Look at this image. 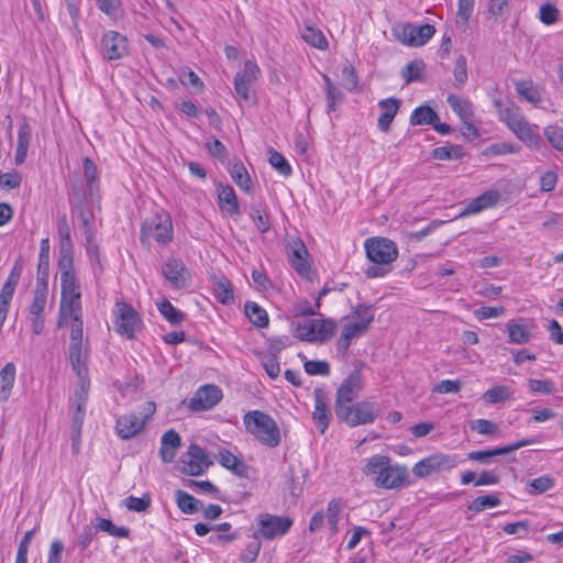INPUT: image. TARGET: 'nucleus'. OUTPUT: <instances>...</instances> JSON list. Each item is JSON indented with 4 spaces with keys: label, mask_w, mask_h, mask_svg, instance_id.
Wrapping results in <instances>:
<instances>
[{
    "label": "nucleus",
    "mask_w": 563,
    "mask_h": 563,
    "mask_svg": "<svg viewBox=\"0 0 563 563\" xmlns=\"http://www.w3.org/2000/svg\"><path fill=\"white\" fill-rule=\"evenodd\" d=\"M495 107L498 109L499 120L507 125L519 141L529 148H541L542 139L539 134V126L530 123L516 104L508 103L504 107L497 100Z\"/></svg>",
    "instance_id": "1"
},
{
    "label": "nucleus",
    "mask_w": 563,
    "mask_h": 563,
    "mask_svg": "<svg viewBox=\"0 0 563 563\" xmlns=\"http://www.w3.org/2000/svg\"><path fill=\"white\" fill-rule=\"evenodd\" d=\"M378 488L398 489L401 488L408 478L406 466L391 465V461L386 455L376 454L369 457L363 468Z\"/></svg>",
    "instance_id": "2"
},
{
    "label": "nucleus",
    "mask_w": 563,
    "mask_h": 563,
    "mask_svg": "<svg viewBox=\"0 0 563 563\" xmlns=\"http://www.w3.org/2000/svg\"><path fill=\"white\" fill-rule=\"evenodd\" d=\"M364 247L367 258L373 263L365 271L368 278L384 277L390 265L398 257L396 244L386 238H369L365 241Z\"/></svg>",
    "instance_id": "3"
},
{
    "label": "nucleus",
    "mask_w": 563,
    "mask_h": 563,
    "mask_svg": "<svg viewBox=\"0 0 563 563\" xmlns=\"http://www.w3.org/2000/svg\"><path fill=\"white\" fill-rule=\"evenodd\" d=\"M60 272L59 312L77 313L81 310V294L76 278L74 258L58 260Z\"/></svg>",
    "instance_id": "4"
},
{
    "label": "nucleus",
    "mask_w": 563,
    "mask_h": 563,
    "mask_svg": "<svg viewBox=\"0 0 563 563\" xmlns=\"http://www.w3.org/2000/svg\"><path fill=\"white\" fill-rule=\"evenodd\" d=\"M243 423L246 431L263 445L271 449L279 445V427L269 415L260 410L249 411L243 417Z\"/></svg>",
    "instance_id": "5"
},
{
    "label": "nucleus",
    "mask_w": 563,
    "mask_h": 563,
    "mask_svg": "<svg viewBox=\"0 0 563 563\" xmlns=\"http://www.w3.org/2000/svg\"><path fill=\"white\" fill-rule=\"evenodd\" d=\"M353 314L360 320L346 323L336 341V353L341 357H345L353 340L363 336L374 321L372 307L358 305L354 308Z\"/></svg>",
    "instance_id": "6"
},
{
    "label": "nucleus",
    "mask_w": 563,
    "mask_h": 563,
    "mask_svg": "<svg viewBox=\"0 0 563 563\" xmlns=\"http://www.w3.org/2000/svg\"><path fill=\"white\" fill-rule=\"evenodd\" d=\"M173 239V221L167 212H156L142 223L140 240L143 245H150L152 241L165 245L172 242Z\"/></svg>",
    "instance_id": "7"
},
{
    "label": "nucleus",
    "mask_w": 563,
    "mask_h": 563,
    "mask_svg": "<svg viewBox=\"0 0 563 563\" xmlns=\"http://www.w3.org/2000/svg\"><path fill=\"white\" fill-rule=\"evenodd\" d=\"M335 329L336 324L331 319H310L298 323L294 329V335L301 341L323 343L334 335Z\"/></svg>",
    "instance_id": "8"
},
{
    "label": "nucleus",
    "mask_w": 563,
    "mask_h": 563,
    "mask_svg": "<svg viewBox=\"0 0 563 563\" xmlns=\"http://www.w3.org/2000/svg\"><path fill=\"white\" fill-rule=\"evenodd\" d=\"M379 408L376 402L362 400L349 405L335 413L336 418L350 427L373 423L378 417Z\"/></svg>",
    "instance_id": "9"
},
{
    "label": "nucleus",
    "mask_w": 563,
    "mask_h": 563,
    "mask_svg": "<svg viewBox=\"0 0 563 563\" xmlns=\"http://www.w3.org/2000/svg\"><path fill=\"white\" fill-rule=\"evenodd\" d=\"M113 324L115 331L125 339H133L142 328V319L137 311L124 301H118L113 309Z\"/></svg>",
    "instance_id": "10"
},
{
    "label": "nucleus",
    "mask_w": 563,
    "mask_h": 563,
    "mask_svg": "<svg viewBox=\"0 0 563 563\" xmlns=\"http://www.w3.org/2000/svg\"><path fill=\"white\" fill-rule=\"evenodd\" d=\"M257 529L254 532L255 539L274 540L287 534L292 527V519L287 516L261 514L256 518Z\"/></svg>",
    "instance_id": "11"
},
{
    "label": "nucleus",
    "mask_w": 563,
    "mask_h": 563,
    "mask_svg": "<svg viewBox=\"0 0 563 563\" xmlns=\"http://www.w3.org/2000/svg\"><path fill=\"white\" fill-rule=\"evenodd\" d=\"M362 367L363 363H360V366L353 369L339 386L334 402L335 413L341 409L346 408L360 396V393L364 387V379L361 373Z\"/></svg>",
    "instance_id": "12"
},
{
    "label": "nucleus",
    "mask_w": 563,
    "mask_h": 563,
    "mask_svg": "<svg viewBox=\"0 0 563 563\" xmlns=\"http://www.w3.org/2000/svg\"><path fill=\"white\" fill-rule=\"evenodd\" d=\"M435 33V27L431 24L415 25L411 23L400 24L394 27L396 38L408 46H422Z\"/></svg>",
    "instance_id": "13"
},
{
    "label": "nucleus",
    "mask_w": 563,
    "mask_h": 563,
    "mask_svg": "<svg viewBox=\"0 0 563 563\" xmlns=\"http://www.w3.org/2000/svg\"><path fill=\"white\" fill-rule=\"evenodd\" d=\"M457 464L456 455L438 453L416 463L412 473L419 478L428 477L434 473L450 471Z\"/></svg>",
    "instance_id": "14"
},
{
    "label": "nucleus",
    "mask_w": 563,
    "mask_h": 563,
    "mask_svg": "<svg viewBox=\"0 0 563 563\" xmlns=\"http://www.w3.org/2000/svg\"><path fill=\"white\" fill-rule=\"evenodd\" d=\"M156 410V406L154 402H146V407L144 409V417L141 418L135 413H130L120 417L115 423V430L118 435L123 440H129L136 434H139L145 426L147 419H150Z\"/></svg>",
    "instance_id": "15"
},
{
    "label": "nucleus",
    "mask_w": 563,
    "mask_h": 563,
    "mask_svg": "<svg viewBox=\"0 0 563 563\" xmlns=\"http://www.w3.org/2000/svg\"><path fill=\"white\" fill-rule=\"evenodd\" d=\"M128 38L117 31H107L100 41V54L107 60H117L128 54Z\"/></svg>",
    "instance_id": "16"
},
{
    "label": "nucleus",
    "mask_w": 563,
    "mask_h": 563,
    "mask_svg": "<svg viewBox=\"0 0 563 563\" xmlns=\"http://www.w3.org/2000/svg\"><path fill=\"white\" fill-rule=\"evenodd\" d=\"M223 394L220 387L207 384L199 387L189 400V409L192 411H206L216 407L222 399Z\"/></svg>",
    "instance_id": "17"
},
{
    "label": "nucleus",
    "mask_w": 563,
    "mask_h": 563,
    "mask_svg": "<svg viewBox=\"0 0 563 563\" xmlns=\"http://www.w3.org/2000/svg\"><path fill=\"white\" fill-rule=\"evenodd\" d=\"M211 463L206 451L198 444H190L186 457L181 459V473L190 476L202 475Z\"/></svg>",
    "instance_id": "18"
},
{
    "label": "nucleus",
    "mask_w": 563,
    "mask_h": 563,
    "mask_svg": "<svg viewBox=\"0 0 563 563\" xmlns=\"http://www.w3.org/2000/svg\"><path fill=\"white\" fill-rule=\"evenodd\" d=\"M260 75V67L253 60H245L244 67L235 75L234 89L235 92L244 100H250V88L256 81Z\"/></svg>",
    "instance_id": "19"
},
{
    "label": "nucleus",
    "mask_w": 563,
    "mask_h": 563,
    "mask_svg": "<svg viewBox=\"0 0 563 563\" xmlns=\"http://www.w3.org/2000/svg\"><path fill=\"white\" fill-rule=\"evenodd\" d=\"M162 274L175 289L186 287L190 280V274L185 263L179 258H169L162 266Z\"/></svg>",
    "instance_id": "20"
},
{
    "label": "nucleus",
    "mask_w": 563,
    "mask_h": 563,
    "mask_svg": "<svg viewBox=\"0 0 563 563\" xmlns=\"http://www.w3.org/2000/svg\"><path fill=\"white\" fill-rule=\"evenodd\" d=\"M314 410L312 418L320 433L323 434L328 429L331 420V412L328 406L327 391L321 387H316L313 390Z\"/></svg>",
    "instance_id": "21"
},
{
    "label": "nucleus",
    "mask_w": 563,
    "mask_h": 563,
    "mask_svg": "<svg viewBox=\"0 0 563 563\" xmlns=\"http://www.w3.org/2000/svg\"><path fill=\"white\" fill-rule=\"evenodd\" d=\"M57 233L59 238V257L58 260L74 258V244L71 241V228L66 214L57 219Z\"/></svg>",
    "instance_id": "22"
},
{
    "label": "nucleus",
    "mask_w": 563,
    "mask_h": 563,
    "mask_svg": "<svg viewBox=\"0 0 563 563\" xmlns=\"http://www.w3.org/2000/svg\"><path fill=\"white\" fill-rule=\"evenodd\" d=\"M308 257L309 253L302 241H294L291 251L289 253V261L291 262L296 272L303 277L308 276L310 273V264Z\"/></svg>",
    "instance_id": "23"
},
{
    "label": "nucleus",
    "mask_w": 563,
    "mask_h": 563,
    "mask_svg": "<svg viewBox=\"0 0 563 563\" xmlns=\"http://www.w3.org/2000/svg\"><path fill=\"white\" fill-rule=\"evenodd\" d=\"M181 446V439L175 430L166 431L161 439L159 455L165 463H170L175 456L176 451Z\"/></svg>",
    "instance_id": "24"
},
{
    "label": "nucleus",
    "mask_w": 563,
    "mask_h": 563,
    "mask_svg": "<svg viewBox=\"0 0 563 563\" xmlns=\"http://www.w3.org/2000/svg\"><path fill=\"white\" fill-rule=\"evenodd\" d=\"M81 310H78L77 313L73 312H58V322L57 325L59 328L69 325L70 327V342H82V320H81Z\"/></svg>",
    "instance_id": "25"
},
{
    "label": "nucleus",
    "mask_w": 563,
    "mask_h": 563,
    "mask_svg": "<svg viewBox=\"0 0 563 563\" xmlns=\"http://www.w3.org/2000/svg\"><path fill=\"white\" fill-rule=\"evenodd\" d=\"M378 106L382 109V113L378 118V128L382 132L386 133L389 131L390 124L399 110L400 100L387 98L380 100Z\"/></svg>",
    "instance_id": "26"
},
{
    "label": "nucleus",
    "mask_w": 563,
    "mask_h": 563,
    "mask_svg": "<svg viewBox=\"0 0 563 563\" xmlns=\"http://www.w3.org/2000/svg\"><path fill=\"white\" fill-rule=\"evenodd\" d=\"M499 194L495 190H488L481 196L473 199L467 203L461 216H468L478 213L487 208L495 206L498 202Z\"/></svg>",
    "instance_id": "27"
},
{
    "label": "nucleus",
    "mask_w": 563,
    "mask_h": 563,
    "mask_svg": "<svg viewBox=\"0 0 563 563\" xmlns=\"http://www.w3.org/2000/svg\"><path fill=\"white\" fill-rule=\"evenodd\" d=\"M217 191L220 209L231 216L239 214L240 206L234 189L229 185H219Z\"/></svg>",
    "instance_id": "28"
},
{
    "label": "nucleus",
    "mask_w": 563,
    "mask_h": 563,
    "mask_svg": "<svg viewBox=\"0 0 563 563\" xmlns=\"http://www.w3.org/2000/svg\"><path fill=\"white\" fill-rule=\"evenodd\" d=\"M16 376V367L10 362L0 371V401L5 402L11 396Z\"/></svg>",
    "instance_id": "29"
},
{
    "label": "nucleus",
    "mask_w": 563,
    "mask_h": 563,
    "mask_svg": "<svg viewBox=\"0 0 563 563\" xmlns=\"http://www.w3.org/2000/svg\"><path fill=\"white\" fill-rule=\"evenodd\" d=\"M69 360L73 369L76 372L80 379H84L88 373L85 365L82 342H70L69 344Z\"/></svg>",
    "instance_id": "30"
},
{
    "label": "nucleus",
    "mask_w": 563,
    "mask_h": 563,
    "mask_svg": "<svg viewBox=\"0 0 563 563\" xmlns=\"http://www.w3.org/2000/svg\"><path fill=\"white\" fill-rule=\"evenodd\" d=\"M324 81V92L327 98V111L333 112L343 102L344 95L341 90L331 81L330 77L325 74L322 75Z\"/></svg>",
    "instance_id": "31"
},
{
    "label": "nucleus",
    "mask_w": 563,
    "mask_h": 563,
    "mask_svg": "<svg viewBox=\"0 0 563 563\" xmlns=\"http://www.w3.org/2000/svg\"><path fill=\"white\" fill-rule=\"evenodd\" d=\"M49 272V240L45 238L40 243L37 265V284L47 283Z\"/></svg>",
    "instance_id": "32"
},
{
    "label": "nucleus",
    "mask_w": 563,
    "mask_h": 563,
    "mask_svg": "<svg viewBox=\"0 0 563 563\" xmlns=\"http://www.w3.org/2000/svg\"><path fill=\"white\" fill-rule=\"evenodd\" d=\"M229 173L233 179V181L244 191H250L252 187V181L250 175L240 161L231 162L229 165Z\"/></svg>",
    "instance_id": "33"
},
{
    "label": "nucleus",
    "mask_w": 563,
    "mask_h": 563,
    "mask_svg": "<svg viewBox=\"0 0 563 563\" xmlns=\"http://www.w3.org/2000/svg\"><path fill=\"white\" fill-rule=\"evenodd\" d=\"M31 141V128L27 123H23L18 130V144L15 152V163L22 164L24 163L27 148Z\"/></svg>",
    "instance_id": "34"
},
{
    "label": "nucleus",
    "mask_w": 563,
    "mask_h": 563,
    "mask_svg": "<svg viewBox=\"0 0 563 563\" xmlns=\"http://www.w3.org/2000/svg\"><path fill=\"white\" fill-rule=\"evenodd\" d=\"M244 311L249 320L258 328L268 325V314L264 308L253 301H247L244 306Z\"/></svg>",
    "instance_id": "35"
},
{
    "label": "nucleus",
    "mask_w": 563,
    "mask_h": 563,
    "mask_svg": "<svg viewBox=\"0 0 563 563\" xmlns=\"http://www.w3.org/2000/svg\"><path fill=\"white\" fill-rule=\"evenodd\" d=\"M218 462L221 466L240 476L244 475L246 471L245 464L228 450H221L219 452Z\"/></svg>",
    "instance_id": "36"
},
{
    "label": "nucleus",
    "mask_w": 563,
    "mask_h": 563,
    "mask_svg": "<svg viewBox=\"0 0 563 563\" xmlns=\"http://www.w3.org/2000/svg\"><path fill=\"white\" fill-rule=\"evenodd\" d=\"M344 508L342 499H332L328 503L327 512L324 514L327 522L330 527L331 534H335L339 531L340 515Z\"/></svg>",
    "instance_id": "37"
},
{
    "label": "nucleus",
    "mask_w": 563,
    "mask_h": 563,
    "mask_svg": "<svg viewBox=\"0 0 563 563\" xmlns=\"http://www.w3.org/2000/svg\"><path fill=\"white\" fill-rule=\"evenodd\" d=\"M435 121H439V115L429 106H420L416 108L410 115V123L412 125H432Z\"/></svg>",
    "instance_id": "38"
},
{
    "label": "nucleus",
    "mask_w": 563,
    "mask_h": 563,
    "mask_svg": "<svg viewBox=\"0 0 563 563\" xmlns=\"http://www.w3.org/2000/svg\"><path fill=\"white\" fill-rule=\"evenodd\" d=\"M508 330V342L511 344H526L528 343L532 334L526 325L509 321L507 323Z\"/></svg>",
    "instance_id": "39"
},
{
    "label": "nucleus",
    "mask_w": 563,
    "mask_h": 563,
    "mask_svg": "<svg viewBox=\"0 0 563 563\" xmlns=\"http://www.w3.org/2000/svg\"><path fill=\"white\" fill-rule=\"evenodd\" d=\"M448 103L462 121L473 119V107L468 100L462 99L455 95H450L448 97Z\"/></svg>",
    "instance_id": "40"
},
{
    "label": "nucleus",
    "mask_w": 563,
    "mask_h": 563,
    "mask_svg": "<svg viewBox=\"0 0 563 563\" xmlns=\"http://www.w3.org/2000/svg\"><path fill=\"white\" fill-rule=\"evenodd\" d=\"M176 504L184 514H195L200 510L202 503L184 490L175 493Z\"/></svg>",
    "instance_id": "41"
},
{
    "label": "nucleus",
    "mask_w": 563,
    "mask_h": 563,
    "mask_svg": "<svg viewBox=\"0 0 563 563\" xmlns=\"http://www.w3.org/2000/svg\"><path fill=\"white\" fill-rule=\"evenodd\" d=\"M213 292L217 300L223 305H231L234 302L232 284L225 277H222L214 283Z\"/></svg>",
    "instance_id": "42"
},
{
    "label": "nucleus",
    "mask_w": 563,
    "mask_h": 563,
    "mask_svg": "<svg viewBox=\"0 0 563 563\" xmlns=\"http://www.w3.org/2000/svg\"><path fill=\"white\" fill-rule=\"evenodd\" d=\"M47 299V283L37 284L34 290L33 301L30 306L32 316H43V311Z\"/></svg>",
    "instance_id": "43"
},
{
    "label": "nucleus",
    "mask_w": 563,
    "mask_h": 563,
    "mask_svg": "<svg viewBox=\"0 0 563 563\" xmlns=\"http://www.w3.org/2000/svg\"><path fill=\"white\" fill-rule=\"evenodd\" d=\"M87 405V393L81 389L80 393H76L75 410L71 415V428H82V423L86 416Z\"/></svg>",
    "instance_id": "44"
},
{
    "label": "nucleus",
    "mask_w": 563,
    "mask_h": 563,
    "mask_svg": "<svg viewBox=\"0 0 563 563\" xmlns=\"http://www.w3.org/2000/svg\"><path fill=\"white\" fill-rule=\"evenodd\" d=\"M84 177L90 196L98 191V169L89 157L84 159Z\"/></svg>",
    "instance_id": "45"
},
{
    "label": "nucleus",
    "mask_w": 563,
    "mask_h": 563,
    "mask_svg": "<svg viewBox=\"0 0 563 563\" xmlns=\"http://www.w3.org/2000/svg\"><path fill=\"white\" fill-rule=\"evenodd\" d=\"M464 148L461 145H445L433 148L432 157L439 161L460 159L464 156Z\"/></svg>",
    "instance_id": "46"
},
{
    "label": "nucleus",
    "mask_w": 563,
    "mask_h": 563,
    "mask_svg": "<svg viewBox=\"0 0 563 563\" xmlns=\"http://www.w3.org/2000/svg\"><path fill=\"white\" fill-rule=\"evenodd\" d=\"M543 135L549 144L558 152L563 153V128L558 124H549L543 129Z\"/></svg>",
    "instance_id": "47"
},
{
    "label": "nucleus",
    "mask_w": 563,
    "mask_h": 563,
    "mask_svg": "<svg viewBox=\"0 0 563 563\" xmlns=\"http://www.w3.org/2000/svg\"><path fill=\"white\" fill-rule=\"evenodd\" d=\"M516 91L528 102L534 106H538L542 101L540 92L533 87V84L530 80H522L517 82Z\"/></svg>",
    "instance_id": "48"
},
{
    "label": "nucleus",
    "mask_w": 563,
    "mask_h": 563,
    "mask_svg": "<svg viewBox=\"0 0 563 563\" xmlns=\"http://www.w3.org/2000/svg\"><path fill=\"white\" fill-rule=\"evenodd\" d=\"M512 394L514 391L508 386L498 385L486 390L483 395V399L487 404L494 405L509 399Z\"/></svg>",
    "instance_id": "49"
},
{
    "label": "nucleus",
    "mask_w": 563,
    "mask_h": 563,
    "mask_svg": "<svg viewBox=\"0 0 563 563\" xmlns=\"http://www.w3.org/2000/svg\"><path fill=\"white\" fill-rule=\"evenodd\" d=\"M158 310L161 314L170 323V324H179L184 319L185 314L176 307H174L169 300L164 299L158 303Z\"/></svg>",
    "instance_id": "50"
},
{
    "label": "nucleus",
    "mask_w": 563,
    "mask_h": 563,
    "mask_svg": "<svg viewBox=\"0 0 563 563\" xmlns=\"http://www.w3.org/2000/svg\"><path fill=\"white\" fill-rule=\"evenodd\" d=\"M303 41L319 49H325L328 47V41L323 33L312 26H306L302 33Z\"/></svg>",
    "instance_id": "51"
},
{
    "label": "nucleus",
    "mask_w": 563,
    "mask_h": 563,
    "mask_svg": "<svg viewBox=\"0 0 563 563\" xmlns=\"http://www.w3.org/2000/svg\"><path fill=\"white\" fill-rule=\"evenodd\" d=\"M501 504V500L496 495H485L476 497L468 506L473 512H482L487 508H494Z\"/></svg>",
    "instance_id": "52"
},
{
    "label": "nucleus",
    "mask_w": 563,
    "mask_h": 563,
    "mask_svg": "<svg viewBox=\"0 0 563 563\" xmlns=\"http://www.w3.org/2000/svg\"><path fill=\"white\" fill-rule=\"evenodd\" d=\"M521 147L515 143L497 142L485 148L484 155L499 156L510 153H519Z\"/></svg>",
    "instance_id": "53"
},
{
    "label": "nucleus",
    "mask_w": 563,
    "mask_h": 563,
    "mask_svg": "<svg viewBox=\"0 0 563 563\" xmlns=\"http://www.w3.org/2000/svg\"><path fill=\"white\" fill-rule=\"evenodd\" d=\"M98 523L96 526L97 530L104 531L112 537L117 538H128L130 534V530L125 527H117L111 520L104 518H98Z\"/></svg>",
    "instance_id": "54"
},
{
    "label": "nucleus",
    "mask_w": 563,
    "mask_h": 563,
    "mask_svg": "<svg viewBox=\"0 0 563 563\" xmlns=\"http://www.w3.org/2000/svg\"><path fill=\"white\" fill-rule=\"evenodd\" d=\"M269 164L283 176L288 177L291 175L292 169L287 159L277 151L269 150Z\"/></svg>",
    "instance_id": "55"
},
{
    "label": "nucleus",
    "mask_w": 563,
    "mask_h": 563,
    "mask_svg": "<svg viewBox=\"0 0 563 563\" xmlns=\"http://www.w3.org/2000/svg\"><path fill=\"white\" fill-rule=\"evenodd\" d=\"M424 69L422 60H412L408 63L401 71V76L407 84L420 80L421 73Z\"/></svg>",
    "instance_id": "56"
},
{
    "label": "nucleus",
    "mask_w": 563,
    "mask_h": 563,
    "mask_svg": "<svg viewBox=\"0 0 563 563\" xmlns=\"http://www.w3.org/2000/svg\"><path fill=\"white\" fill-rule=\"evenodd\" d=\"M528 388L533 394L552 395L556 391V385L550 379H529Z\"/></svg>",
    "instance_id": "57"
},
{
    "label": "nucleus",
    "mask_w": 563,
    "mask_h": 563,
    "mask_svg": "<svg viewBox=\"0 0 563 563\" xmlns=\"http://www.w3.org/2000/svg\"><path fill=\"white\" fill-rule=\"evenodd\" d=\"M453 75L454 86L462 88L467 81V63L465 56L461 55L456 58Z\"/></svg>",
    "instance_id": "58"
},
{
    "label": "nucleus",
    "mask_w": 563,
    "mask_h": 563,
    "mask_svg": "<svg viewBox=\"0 0 563 563\" xmlns=\"http://www.w3.org/2000/svg\"><path fill=\"white\" fill-rule=\"evenodd\" d=\"M498 455H505V451L503 446L495 448L492 450H485V451H472L468 453V459L472 461H477L483 464H489L492 457L498 456Z\"/></svg>",
    "instance_id": "59"
},
{
    "label": "nucleus",
    "mask_w": 563,
    "mask_h": 563,
    "mask_svg": "<svg viewBox=\"0 0 563 563\" xmlns=\"http://www.w3.org/2000/svg\"><path fill=\"white\" fill-rule=\"evenodd\" d=\"M554 485H555L554 478H552L548 475L539 476L530 482V487H531L530 493L531 494H542V493H545V492L550 490L551 488H553Z\"/></svg>",
    "instance_id": "60"
},
{
    "label": "nucleus",
    "mask_w": 563,
    "mask_h": 563,
    "mask_svg": "<svg viewBox=\"0 0 563 563\" xmlns=\"http://www.w3.org/2000/svg\"><path fill=\"white\" fill-rule=\"evenodd\" d=\"M251 218L258 232L266 233L269 228L268 214L260 208H252Z\"/></svg>",
    "instance_id": "61"
},
{
    "label": "nucleus",
    "mask_w": 563,
    "mask_h": 563,
    "mask_svg": "<svg viewBox=\"0 0 563 563\" xmlns=\"http://www.w3.org/2000/svg\"><path fill=\"white\" fill-rule=\"evenodd\" d=\"M123 504L129 510L142 512L150 507L151 498L147 495L143 497L129 496Z\"/></svg>",
    "instance_id": "62"
},
{
    "label": "nucleus",
    "mask_w": 563,
    "mask_h": 563,
    "mask_svg": "<svg viewBox=\"0 0 563 563\" xmlns=\"http://www.w3.org/2000/svg\"><path fill=\"white\" fill-rule=\"evenodd\" d=\"M303 367L309 375L327 376L330 374V365L327 361H307Z\"/></svg>",
    "instance_id": "63"
},
{
    "label": "nucleus",
    "mask_w": 563,
    "mask_h": 563,
    "mask_svg": "<svg viewBox=\"0 0 563 563\" xmlns=\"http://www.w3.org/2000/svg\"><path fill=\"white\" fill-rule=\"evenodd\" d=\"M261 551V542L255 539L254 541L250 542L245 550L241 553V561L243 563H253L258 556V553Z\"/></svg>",
    "instance_id": "64"
}]
</instances>
